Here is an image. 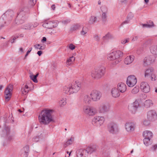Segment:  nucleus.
<instances>
[{
  "mask_svg": "<svg viewBox=\"0 0 157 157\" xmlns=\"http://www.w3.org/2000/svg\"><path fill=\"white\" fill-rule=\"evenodd\" d=\"M52 111L51 110H42L38 116L39 122L41 124L47 125L53 120Z\"/></svg>",
  "mask_w": 157,
  "mask_h": 157,
  "instance_id": "obj_1",
  "label": "nucleus"
},
{
  "mask_svg": "<svg viewBox=\"0 0 157 157\" xmlns=\"http://www.w3.org/2000/svg\"><path fill=\"white\" fill-rule=\"evenodd\" d=\"M82 86L80 82L76 81L69 84L67 86H64L63 91L65 94L70 95L77 93L80 89Z\"/></svg>",
  "mask_w": 157,
  "mask_h": 157,
  "instance_id": "obj_2",
  "label": "nucleus"
},
{
  "mask_svg": "<svg viewBox=\"0 0 157 157\" xmlns=\"http://www.w3.org/2000/svg\"><path fill=\"white\" fill-rule=\"evenodd\" d=\"M105 67L102 66L94 68L91 72V76L96 79L101 78L105 73Z\"/></svg>",
  "mask_w": 157,
  "mask_h": 157,
  "instance_id": "obj_3",
  "label": "nucleus"
},
{
  "mask_svg": "<svg viewBox=\"0 0 157 157\" xmlns=\"http://www.w3.org/2000/svg\"><path fill=\"white\" fill-rule=\"evenodd\" d=\"M122 52L119 50L114 51L107 55V59L109 60H114L115 64L118 63L120 59L119 58L122 56Z\"/></svg>",
  "mask_w": 157,
  "mask_h": 157,
  "instance_id": "obj_4",
  "label": "nucleus"
},
{
  "mask_svg": "<svg viewBox=\"0 0 157 157\" xmlns=\"http://www.w3.org/2000/svg\"><path fill=\"white\" fill-rule=\"evenodd\" d=\"M108 131L112 134H116L119 132L118 125L115 122H111L107 125Z\"/></svg>",
  "mask_w": 157,
  "mask_h": 157,
  "instance_id": "obj_5",
  "label": "nucleus"
},
{
  "mask_svg": "<svg viewBox=\"0 0 157 157\" xmlns=\"http://www.w3.org/2000/svg\"><path fill=\"white\" fill-rule=\"evenodd\" d=\"M83 111L84 114L89 116H94L96 113L95 109L94 108L88 105L83 106Z\"/></svg>",
  "mask_w": 157,
  "mask_h": 157,
  "instance_id": "obj_6",
  "label": "nucleus"
},
{
  "mask_svg": "<svg viewBox=\"0 0 157 157\" xmlns=\"http://www.w3.org/2000/svg\"><path fill=\"white\" fill-rule=\"evenodd\" d=\"M13 89V85L10 84L8 85L4 91L5 98L7 101H9L10 99L12 93Z\"/></svg>",
  "mask_w": 157,
  "mask_h": 157,
  "instance_id": "obj_7",
  "label": "nucleus"
},
{
  "mask_svg": "<svg viewBox=\"0 0 157 157\" xmlns=\"http://www.w3.org/2000/svg\"><path fill=\"white\" fill-rule=\"evenodd\" d=\"M17 14V15L16 20V23L17 25H19L24 23L26 19V17L25 12L23 10L21 11Z\"/></svg>",
  "mask_w": 157,
  "mask_h": 157,
  "instance_id": "obj_8",
  "label": "nucleus"
},
{
  "mask_svg": "<svg viewBox=\"0 0 157 157\" xmlns=\"http://www.w3.org/2000/svg\"><path fill=\"white\" fill-rule=\"evenodd\" d=\"M105 121L103 117L96 116L92 120V124L97 127H99Z\"/></svg>",
  "mask_w": 157,
  "mask_h": 157,
  "instance_id": "obj_9",
  "label": "nucleus"
},
{
  "mask_svg": "<svg viewBox=\"0 0 157 157\" xmlns=\"http://www.w3.org/2000/svg\"><path fill=\"white\" fill-rule=\"evenodd\" d=\"M90 97L93 101H96L99 100L101 96V94L100 91L93 90L90 94Z\"/></svg>",
  "mask_w": 157,
  "mask_h": 157,
  "instance_id": "obj_10",
  "label": "nucleus"
},
{
  "mask_svg": "<svg viewBox=\"0 0 157 157\" xmlns=\"http://www.w3.org/2000/svg\"><path fill=\"white\" fill-rule=\"evenodd\" d=\"M13 13V11L12 10H8L4 13V15H2V17L0 18V24H1L0 26L1 28L5 26L3 23L5 24L6 23V21H4V18H5L4 17L6 16L7 17L9 18L10 20H11Z\"/></svg>",
  "mask_w": 157,
  "mask_h": 157,
  "instance_id": "obj_11",
  "label": "nucleus"
},
{
  "mask_svg": "<svg viewBox=\"0 0 157 157\" xmlns=\"http://www.w3.org/2000/svg\"><path fill=\"white\" fill-rule=\"evenodd\" d=\"M125 126L126 131L129 133H131L135 130L136 125L133 122H128L126 123Z\"/></svg>",
  "mask_w": 157,
  "mask_h": 157,
  "instance_id": "obj_12",
  "label": "nucleus"
},
{
  "mask_svg": "<svg viewBox=\"0 0 157 157\" xmlns=\"http://www.w3.org/2000/svg\"><path fill=\"white\" fill-rule=\"evenodd\" d=\"M145 77H150L152 81H155L156 79V77L154 74V70L151 68L147 69L145 72Z\"/></svg>",
  "mask_w": 157,
  "mask_h": 157,
  "instance_id": "obj_13",
  "label": "nucleus"
},
{
  "mask_svg": "<svg viewBox=\"0 0 157 157\" xmlns=\"http://www.w3.org/2000/svg\"><path fill=\"white\" fill-rule=\"evenodd\" d=\"M110 106L109 103H104L101 104L99 108V111L100 113H105L109 110Z\"/></svg>",
  "mask_w": 157,
  "mask_h": 157,
  "instance_id": "obj_14",
  "label": "nucleus"
},
{
  "mask_svg": "<svg viewBox=\"0 0 157 157\" xmlns=\"http://www.w3.org/2000/svg\"><path fill=\"white\" fill-rule=\"evenodd\" d=\"M137 82V79L134 75L129 76L127 80V84L129 87L133 86Z\"/></svg>",
  "mask_w": 157,
  "mask_h": 157,
  "instance_id": "obj_15",
  "label": "nucleus"
},
{
  "mask_svg": "<svg viewBox=\"0 0 157 157\" xmlns=\"http://www.w3.org/2000/svg\"><path fill=\"white\" fill-rule=\"evenodd\" d=\"M57 25V23L55 21H46L42 25L44 27L50 29L56 27Z\"/></svg>",
  "mask_w": 157,
  "mask_h": 157,
  "instance_id": "obj_16",
  "label": "nucleus"
},
{
  "mask_svg": "<svg viewBox=\"0 0 157 157\" xmlns=\"http://www.w3.org/2000/svg\"><path fill=\"white\" fill-rule=\"evenodd\" d=\"M147 118L151 121H154L157 119V114L155 111L152 110L148 111L147 113Z\"/></svg>",
  "mask_w": 157,
  "mask_h": 157,
  "instance_id": "obj_17",
  "label": "nucleus"
},
{
  "mask_svg": "<svg viewBox=\"0 0 157 157\" xmlns=\"http://www.w3.org/2000/svg\"><path fill=\"white\" fill-rule=\"evenodd\" d=\"M140 89L145 93H147L150 90V87L148 83L146 82H142L140 84Z\"/></svg>",
  "mask_w": 157,
  "mask_h": 157,
  "instance_id": "obj_18",
  "label": "nucleus"
},
{
  "mask_svg": "<svg viewBox=\"0 0 157 157\" xmlns=\"http://www.w3.org/2000/svg\"><path fill=\"white\" fill-rule=\"evenodd\" d=\"M102 11L103 12L101 16L102 20L103 22L105 23L107 19V8L105 7H103Z\"/></svg>",
  "mask_w": 157,
  "mask_h": 157,
  "instance_id": "obj_19",
  "label": "nucleus"
},
{
  "mask_svg": "<svg viewBox=\"0 0 157 157\" xmlns=\"http://www.w3.org/2000/svg\"><path fill=\"white\" fill-rule=\"evenodd\" d=\"M86 151L84 149H80L76 151V155L77 157H86Z\"/></svg>",
  "mask_w": 157,
  "mask_h": 157,
  "instance_id": "obj_20",
  "label": "nucleus"
},
{
  "mask_svg": "<svg viewBox=\"0 0 157 157\" xmlns=\"http://www.w3.org/2000/svg\"><path fill=\"white\" fill-rule=\"evenodd\" d=\"M29 147L28 146L24 147L21 150V156L22 157H27L28 155Z\"/></svg>",
  "mask_w": 157,
  "mask_h": 157,
  "instance_id": "obj_21",
  "label": "nucleus"
},
{
  "mask_svg": "<svg viewBox=\"0 0 157 157\" xmlns=\"http://www.w3.org/2000/svg\"><path fill=\"white\" fill-rule=\"evenodd\" d=\"M118 90L122 93H124L126 90V85L123 83H119L117 85Z\"/></svg>",
  "mask_w": 157,
  "mask_h": 157,
  "instance_id": "obj_22",
  "label": "nucleus"
},
{
  "mask_svg": "<svg viewBox=\"0 0 157 157\" xmlns=\"http://www.w3.org/2000/svg\"><path fill=\"white\" fill-rule=\"evenodd\" d=\"M31 90L30 89V87H29V86L25 84V85H23L21 89V92L22 94L24 95H26L27 94L29 91Z\"/></svg>",
  "mask_w": 157,
  "mask_h": 157,
  "instance_id": "obj_23",
  "label": "nucleus"
},
{
  "mask_svg": "<svg viewBox=\"0 0 157 157\" xmlns=\"http://www.w3.org/2000/svg\"><path fill=\"white\" fill-rule=\"evenodd\" d=\"M96 150L97 146L95 145H93L92 146L88 147L86 148V149H85L87 155L89 153L91 154L93 152L95 151Z\"/></svg>",
  "mask_w": 157,
  "mask_h": 157,
  "instance_id": "obj_24",
  "label": "nucleus"
},
{
  "mask_svg": "<svg viewBox=\"0 0 157 157\" xmlns=\"http://www.w3.org/2000/svg\"><path fill=\"white\" fill-rule=\"evenodd\" d=\"M152 56H149L146 57L144 59V64L145 66H147L150 64L152 62L154 61V59H150L151 58Z\"/></svg>",
  "mask_w": 157,
  "mask_h": 157,
  "instance_id": "obj_25",
  "label": "nucleus"
},
{
  "mask_svg": "<svg viewBox=\"0 0 157 157\" xmlns=\"http://www.w3.org/2000/svg\"><path fill=\"white\" fill-rule=\"evenodd\" d=\"M111 92L113 97L114 98L118 97L120 95L119 90L116 88H112Z\"/></svg>",
  "mask_w": 157,
  "mask_h": 157,
  "instance_id": "obj_26",
  "label": "nucleus"
},
{
  "mask_svg": "<svg viewBox=\"0 0 157 157\" xmlns=\"http://www.w3.org/2000/svg\"><path fill=\"white\" fill-rule=\"evenodd\" d=\"M134 56H127L124 60V63L126 64H129L131 63L134 60Z\"/></svg>",
  "mask_w": 157,
  "mask_h": 157,
  "instance_id": "obj_27",
  "label": "nucleus"
},
{
  "mask_svg": "<svg viewBox=\"0 0 157 157\" xmlns=\"http://www.w3.org/2000/svg\"><path fill=\"white\" fill-rule=\"evenodd\" d=\"M91 98L88 95H85L83 98V102L87 104H89L91 101Z\"/></svg>",
  "mask_w": 157,
  "mask_h": 157,
  "instance_id": "obj_28",
  "label": "nucleus"
},
{
  "mask_svg": "<svg viewBox=\"0 0 157 157\" xmlns=\"http://www.w3.org/2000/svg\"><path fill=\"white\" fill-rule=\"evenodd\" d=\"M5 131L6 132V139L9 141H10L13 139V136L10 134V129L9 128L6 127L5 129Z\"/></svg>",
  "mask_w": 157,
  "mask_h": 157,
  "instance_id": "obj_29",
  "label": "nucleus"
},
{
  "mask_svg": "<svg viewBox=\"0 0 157 157\" xmlns=\"http://www.w3.org/2000/svg\"><path fill=\"white\" fill-rule=\"evenodd\" d=\"M74 141V137L71 136V138L68 139L67 141L63 145L64 147H66L68 145L72 144Z\"/></svg>",
  "mask_w": 157,
  "mask_h": 157,
  "instance_id": "obj_30",
  "label": "nucleus"
},
{
  "mask_svg": "<svg viewBox=\"0 0 157 157\" xmlns=\"http://www.w3.org/2000/svg\"><path fill=\"white\" fill-rule=\"evenodd\" d=\"M143 135L144 138H151L153 136L152 132L149 131H144L143 133Z\"/></svg>",
  "mask_w": 157,
  "mask_h": 157,
  "instance_id": "obj_31",
  "label": "nucleus"
},
{
  "mask_svg": "<svg viewBox=\"0 0 157 157\" xmlns=\"http://www.w3.org/2000/svg\"><path fill=\"white\" fill-rule=\"evenodd\" d=\"M142 26L143 27L150 28L154 27L155 25L152 21H149L148 22H147V24H143Z\"/></svg>",
  "mask_w": 157,
  "mask_h": 157,
  "instance_id": "obj_32",
  "label": "nucleus"
},
{
  "mask_svg": "<svg viewBox=\"0 0 157 157\" xmlns=\"http://www.w3.org/2000/svg\"><path fill=\"white\" fill-rule=\"evenodd\" d=\"M75 60V58L74 57L72 56L69 57L67 60L66 62L67 64L68 65H70L74 63Z\"/></svg>",
  "mask_w": 157,
  "mask_h": 157,
  "instance_id": "obj_33",
  "label": "nucleus"
},
{
  "mask_svg": "<svg viewBox=\"0 0 157 157\" xmlns=\"http://www.w3.org/2000/svg\"><path fill=\"white\" fill-rule=\"evenodd\" d=\"M152 101L150 100H147L144 103V106L146 108L150 107L152 105Z\"/></svg>",
  "mask_w": 157,
  "mask_h": 157,
  "instance_id": "obj_34",
  "label": "nucleus"
},
{
  "mask_svg": "<svg viewBox=\"0 0 157 157\" xmlns=\"http://www.w3.org/2000/svg\"><path fill=\"white\" fill-rule=\"evenodd\" d=\"M151 53L157 56V46L155 45L152 46L150 48Z\"/></svg>",
  "mask_w": 157,
  "mask_h": 157,
  "instance_id": "obj_35",
  "label": "nucleus"
},
{
  "mask_svg": "<svg viewBox=\"0 0 157 157\" xmlns=\"http://www.w3.org/2000/svg\"><path fill=\"white\" fill-rule=\"evenodd\" d=\"M97 18L96 17L92 16L90 18L88 23L90 24H92L94 23L97 21Z\"/></svg>",
  "mask_w": 157,
  "mask_h": 157,
  "instance_id": "obj_36",
  "label": "nucleus"
},
{
  "mask_svg": "<svg viewBox=\"0 0 157 157\" xmlns=\"http://www.w3.org/2000/svg\"><path fill=\"white\" fill-rule=\"evenodd\" d=\"M128 109L129 111L132 113H135L137 110V109L134 106V105L130 104L128 105Z\"/></svg>",
  "mask_w": 157,
  "mask_h": 157,
  "instance_id": "obj_37",
  "label": "nucleus"
},
{
  "mask_svg": "<svg viewBox=\"0 0 157 157\" xmlns=\"http://www.w3.org/2000/svg\"><path fill=\"white\" fill-rule=\"evenodd\" d=\"M81 27V25L79 24H76L72 25L71 29L73 31H75L79 29Z\"/></svg>",
  "mask_w": 157,
  "mask_h": 157,
  "instance_id": "obj_38",
  "label": "nucleus"
},
{
  "mask_svg": "<svg viewBox=\"0 0 157 157\" xmlns=\"http://www.w3.org/2000/svg\"><path fill=\"white\" fill-rule=\"evenodd\" d=\"M66 99L64 98H61L59 101V105L60 106H63L65 105L66 104Z\"/></svg>",
  "mask_w": 157,
  "mask_h": 157,
  "instance_id": "obj_39",
  "label": "nucleus"
},
{
  "mask_svg": "<svg viewBox=\"0 0 157 157\" xmlns=\"http://www.w3.org/2000/svg\"><path fill=\"white\" fill-rule=\"evenodd\" d=\"M151 138H144L143 140L144 143L146 146H148L151 144Z\"/></svg>",
  "mask_w": 157,
  "mask_h": 157,
  "instance_id": "obj_40",
  "label": "nucleus"
},
{
  "mask_svg": "<svg viewBox=\"0 0 157 157\" xmlns=\"http://www.w3.org/2000/svg\"><path fill=\"white\" fill-rule=\"evenodd\" d=\"M112 36L110 33H108L103 37V40L105 42H106L109 39H112Z\"/></svg>",
  "mask_w": 157,
  "mask_h": 157,
  "instance_id": "obj_41",
  "label": "nucleus"
},
{
  "mask_svg": "<svg viewBox=\"0 0 157 157\" xmlns=\"http://www.w3.org/2000/svg\"><path fill=\"white\" fill-rule=\"evenodd\" d=\"M88 31V28L86 27H83L82 30L80 32L81 35L84 36L86 34Z\"/></svg>",
  "mask_w": 157,
  "mask_h": 157,
  "instance_id": "obj_42",
  "label": "nucleus"
},
{
  "mask_svg": "<svg viewBox=\"0 0 157 157\" xmlns=\"http://www.w3.org/2000/svg\"><path fill=\"white\" fill-rule=\"evenodd\" d=\"M33 27H34V26H33L32 25L29 24H28L22 26V28L25 29L29 30L31 28H33Z\"/></svg>",
  "mask_w": 157,
  "mask_h": 157,
  "instance_id": "obj_43",
  "label": "nucleus"
},
{
  "mask_svg": "<svg viewBox=\"0 0 157 157\" xmlns=\"http://www.w3.org/2000/svg\"><path fill=\"white\" fill-rule=\"evenodd\" d=\"M39 75V73H37L36 75H30V78L35 83H37L38 81L37 79V77Z\"/></svg>",
  "mask_w": 157,
  "mask_h": 157,
  "instance_id": "obj_44",
  "label": "nucleus"
},
{
  "mask_svg": "<svg viewBox=\"0 0 157 157\" xmlns=\"http://www.w3.org/2000/svg\"><path fill=\"white\" fill-rule=\"evenodd\" d=\"M139 87H135L132 90V93L133 94H136L138 93L139 91Z\"/></svg>",
  "mask_w": 157,
  "mask_h": 157,
  "instance_id": "obj_45",
  "label": "nucleus"
},
{
  "mask_svg": "<svg viewBox=\"0 0 157 157\" xmlns=\"http://www.w3.org/2000/svg\"><path fill=\"white\" fill-rule=\"evenodd\" d=\"M131 104L133 105H134V106L136 109L138 108L139 105L138 101H137L136 100V101L133 103H132Z\"/></svg>",
  "mask_w": 157,
  "mask_h": 157,
  "instance_id": "obj_46",
  "label": "nucleus"
},
{
  "mask_svg": "<svg viewBox=\"0 0 157 157\" xmlns=\"http://www.w3.org/2000/svg\"><path fill=\"white\" fill-rule=\"evenodd\" d=\"M36 0H29V3L31 6H33L36 3Z\"/></svg>",
  "mask_w": 157,
  "mask_h": 157,
  "instance_id": "obj_47",
  "label": "nucleus"
},
{
  "mask_svg": "<svg viewBox=\"0 0 157 157\" xmlns=\"http://www.w3.org/2000/svg\"><path fill=\"white\" fill-rule=\"evenodd\" d=\"M129 41V38H126L122 40H121V43L123 44H124L126 43H128Z\"/></svg>",
  "mask_w": 157,
  "mask_h": 157,
  "instance_id": "obj_48",
  "label": "nucleus"
},
{
  "mask_svg": "<svg viewBox=\"0 0 157 157\" xmlns=\"http://www.w3.org/2000/svg\"><path fill=\"white\" fill-rule=\"evenodd\" d=\"M93 38L94 40L97 42L99 41L100 37L97 34H95L93 36Z\"/></svg>",
  "mask_w": 157,
  "mask_h": 157,
  "instance_id": "obj_49",
  "label": "nucleus"
},
{
  "mask_svg": "<svg viewBox=\"0 0 157 157\" xmlns=\"http://www.w3.org/2000/svg\"><path fill=\"white\" fill-rule=\"evenodd\" d=\"M150 121L149 120H145L143 122V124L145 126H148L150 124Z\"/></svg>",
  "mask_w": 157,
  "mask_h": 157,
  "instance_id": "obj_50",
  "label": "nucleus"
},
{
  "mask_svg": "<svg viewBox=\"0 0 157 157\" xmlns=\"http://www.w3.org/2000/svg\"><path fill=\"white\" fill-rule=\"evenodd\" d=\"M75 46L72 44H70L69 46V48L71 50H73L75 48Z\"/></svg>",
  "mask_w": 157,
  "mask_h": 157,
  "instance_id": "obj_51",
  "label": "nucleus"
},
{
  "mask_svg": "<svg viewBox=\"0 0 157 157\" xmlns=\"http://www.w3.org/2000/svg\"><path fill=\"white\" fill-rule=\"evenodd\" d=\"M13 39L11 40V43H13L14 42V41L18 37V35H16L14 36H13Z\"/></svg>",
  "mask_w": 157,
  "mask_h": 157,
  "instance_id": "obj_52",
  "label": "nucleus"
},
{
  "mask_svg": "<svg viewBox=\"0 0 157 157\" xmlns=\"http://www.w3.org/2000/svg\"><path fill=\"white\" fill-rule=\"evenodd\" d=\"M32 49V48H30L29 50L27 51L26 55L25 56V58L29 55V53L31 52Z\"/></svg>",
  "mask_w": 157,
  "mask_h": 157,
  "instance_id": "obj_53",
  "label": "nucleus"
},
{
  "mask_svg": "<svg viewBox=\"0 0 157 157\" xmlns=\"http://www.w3.org/2000/svg\"><path fill=\"white\" fill-rule=\"evenodd\" d=\"M157 148V144L151 147V149L152 151H155Z\"/></svg>",
  "mask_w": 157,
  "mask_h": 157,
  "instance_id": "obj_54",
  "label": "nucleus"
},
{
  "mask_svg": "<svg viewBox=\"0 0 157 157\" xmlns=\"http://www.w3.org/2000/svg\"><path fill=\"white\" fill-rule=\"evenodd\" d=\"M70 22V20L69 19H67L63 21H62L63 23L65 24L69 23Z\"/></svg>",
  "mask_w": 157,
  "mask_h": 157,
  "instance_id": "obj_55",
  "label": "nucleus"
},
{
  "mask_svg": "<svg viewBox=\"0 0 157 157\" xmlns=\"http://www.w3.org/2000/svg\"><path fill=\"white\" fill-rule=\"evenodd\" d=\"M33 140L35 142H37L39 140V138L37 137H35V138L33 139Z\"/></svg>",
  "mask_w": 157,
  "mask_h": 157,
  "instance_id": "obj_56",
  "label": "nucleus"
},
{
  "mask_svg": "<svg viewBox=\"0 0 157 157\" xmlns=\"http://www.w3.org/2000/svg\"><path fill=\"white\" fill-rule=\"evenodd\" d=\"M40 46L39 44H36L34 45V47L37 49H39V47Z\"/></svg>",
  "mask_w": 157,
  "mask_h": 157,
  "instance_id": "obj_57",
  "label": "nucleus"
},
{
  "mask_svg": "<svg viewBox=\"0 0 157 157\" xmlns=\"http://www.w3.org/2000/svg\"><path fill=\"white\" fill-rule=\"evenodd\" d=\"M46 41V38L45 37H44L41 40V42L44 43Z\"/></svg>",
  "mask_w": 157,
  "mask_h": 157,
  "instance_id": "obj_58",
  "label": "nucleus"
},
{
  "mask_svg": "<svg viewBox=\"0 0 157 157\" xmlns=\"http://www.w3.org/2000/svg\"><path fill=\"white\" fill-rule=\"evenodd\" d=\"M42 53V52L41 51H38L37 52V54L39 56H40Z\"/></svg>",
  "mask_w": 157,
  "mask_h": 157,
  "instance_id": "obj_59",
  "label": "nucleus"
},
{
  "mask_svg": "<svg viewBox=\"0 0 157 157\" xmlns=\"http://www.w3.org/2000/svg\"><path fill=\"white\" fill-rule=\"evenodd\" d=\"M138 38V36H136L133 37L132 40L134 41L135 40H137Z\"/></svg>",
  "mask_w": 157,
  "mask_h": 157,
  "instance_id": "obj_60",
  "label": "nucleus"
},
{
  "mask_svg": "<svg viewBox=\"0 0 157 157\" xmlns=\"http://www.w3.org/2000/svg\"><path fill=\"white\" fill-rule=\"evenodd\" d=\"M129 23V21L126 20L124 21L122 23V25H124L126 24H127Z\"/></svg>",
  "mask_w": 157,
  "mask_h": 157,
  "instance_id": "obj_61",
  "label": "nucleus"
},
{
  "mask_svg": "<svg viewBox=\"0 0 157 157\" xmlns=\"http://www.w3.org/2000/svg\"><path fill=\"white\" fill-rule=\"evenodd\" d=\"M51 8L53 10H54L56 8L55 5L54 4L52 5L51 6Z\"/></svg>",
  "mask_w": 157,
  "mask_h": 157,
  "instance_id": "obj_62",
  "label": "nucleus"
},
{
  "mask_svg": "<svg viewBox=\"0 0 157 157\" xmlns=\"http://www.w3.org/2000/svg\"><path fill=\"white\" fill-rule=\"evenodd\" d=\"M44 49V48L43 46H41L39 48L40 50H43Z\"/></svg>",
  "mask_w": 157,
  "mask_h": 157,
  "instance_id": "obj_63",
  "label": "nucleus"
},
{
  "mask_svg": "<svg viewBox=\"0 0 157 157\" xmlns=\"http://www.w3.org/2000/svg\"><path fill=\"white\" fill-rule=\"evenodd\" d=\"M19 49H20V51L21 52H23V48H20Z\"/></svg>",
  "mask_w": 157,
  "mask_h": 157,
  "instance_id": "obj_64",
  "label": "nucleus"
}]
</instances>
